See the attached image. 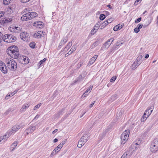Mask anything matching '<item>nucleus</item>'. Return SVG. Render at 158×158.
<instances>
[{"label":"nucleus","instance_id":"nucleus-29","mask_svg":"<svg viewBox=\"0 0 158 158\" xmlns=\"http://www.w3.org/2000/svg\"><path fill=\"white\" fill-rule=\"evenodd\" d=\"M68 41V39L67 38H65L62 39L60 43V45H64Z\"/></svg>","mask_w":158,"mask_h":158},{"label":"nucleus","instance_id":"nucleus-32","mask_svg":"<svg viewBox=\"0 0 158 158\" xmlns=\"http://www.w3.org/2000/svg\"><path fill=\"white\" fill-rule=\"evenodd\" d=\"M12 0H3V3L5 5H7L10 3V1Z\"/></svg>","mask_w":158,"mask_h":158},{"label":"nucleus","instance_id":"nucleus-2","mask_svg":"<svg viewBox=\"0 0 158 158\" xmlns=\"http://www.w3.org/2000/svg\"><path fill=\"white\" fill-rule=\"evenodd\" d=\"M6 63L8 68L12 71H15L17 68L16 62L13 59L10 58H6Z\"/></svg>","mask_w":158,"mask_h":158},{"label":"nucleus","instance_id":"nucleus-28","mask_svg":"<svg viewBox=\"0 0 158 158\" xmlns=\"http://www.w3.org/2000/svg\"><path fill=\"white\" fill-rule=\"evenodd\" d=\"M18 142L17 141H15L14 143L11 145V147L12 149L11 151H13L15 148V147L17 146V144H18Z\"/></svg>","mask_w":158,"mask_h":158},{"label":"nucleus","instance_id":"nucleus-39","mask_svg":"<svg viewBox=\"0 0 158 158\" xmlns=\"http://www.w3.org/2000/svg\"><path fill=\"white\" fill-rule=\"evenodd\" d=\"M148 117H147V116L146 115H144V114L143 115L142 117V118L141 119V121L144 122V121L147 119V118Z\"/></svg>","mask_w":158,"mask_h":158},{"label":"nucleus","instance_id":"nucleus-51","mask_svg":"<svg viewBox=\"0 0 158 158\" xmlns=\"http://www.w3.org/2000/svg\"><path fill=\"white\" fill-rule=\"evenodd\" d=\"M11 96L10 95V94H8L6 96V97H5V99H6V100L9 99L10 98V97H11Z\"/></svg>","mask_w":158,"mask_h":158},{"label":"nucleus","instance_id":"nucleus-63","mask_svg":"<svg viewBox=\"0 0 158 158\" xmlns=\"http://www.w3.org/2000/svg\"><path fill=\"white\" fill-rule=\"evenodd\" d=\"M40 117V115L39 114H37L35 117L34 119L35 118H38Z\"/></svg>","mask_w":158,"mask_h":158},{"label":"nucleus","instance_id":"nucleus-9","mask_svg":"<svg viewBox=\"0 0 158 158\" xmlns=\"http://www.w3.org/2000/svg\"><path fill=\"white\" fill-rule=\"evenodd\" d=\"M16 6L15 4L10 5L6 8V10L8 14H10L14 12Z\"/></svg>","mask_w":158,"mask_h":158},{"label":"nucleus","instance_id":"nucleus-36","mask_svg":"<svg viewBox=\"0 0 158 158\" xmlns=\"http://www.w3.org/2000/svg\"><path fill=\"white\" fill-rule=\"evenodd\" d=\"M106 16L104 14H101L100 16V19L102 20H103L105 18Z\"/></svg>","mask_w":158,"mask_h":158},{"label":"nucleus","instance_id":"nucleus-37","mask_svg":"<svg viewBox=\"0 0 158 158\" xmlns=\"http://www.w3.org/2000/svg\"><path fill=\"white\" fill-rule=\"evenodd\" d=\"M82 80V76L81 75H80L79 77L77 78V80L75 81V82H77L78 81H81Z\"/></svg>","mask_w":158,"mask_h":158},{"label":"nucleus","instance_id":"nucleus-64","mask_svg":"<svg viewBox=\"0 0 158 158\" xmlns=\"http://www.w3.org/2000/svg\"><path fill=\"white\" fill-rule=\"evenodd\" d=\"M104 23H105V24L106 25V26L107 24H108L109 23L107 21V20H106V21H105V22H104Z\"/></svg>","mask_w":158,"mask_h":158},{"label":"nucleus","instance_id":"nucleus-3","mask_svg":"<svg viewBox=\"0 0 158 158\" xmlns=\"http://www.w3.org/2000/svg\"><path fill=\"white\" fill-rule=\"evenodd\" d=\"M2 39L4 41L7 43H10L15 42L16 39V38L10 34H6L2 37Z\"/></svg>","mask_w":158,"mask_h":158},{"label":"nucleus","instance_id":"nucleus-13","mask_svg":"<svg viewBox=\"0 0 158 158\" xmlns=\"http://www.w3.org/2000/svg\"><path fill=\"white\" fill-rule=\"evenodd\" d=\"M36 130V126H31L26 130V134L28 135L30 133L33 132Z\"/></svg>","mask_w":158,"mask_h":158},{"label":"nucleus","instance_id":"nucleus-4","mask_svg":"<svg viewBox=\"0 0 158 158\" xmlns=\"http://www.w3.org/2000/svg\"><path fill=\"white\" fill-rule=\"evenodd\" d=\"M130 132V130H125L121 136L122 144H124L128 140Z\"/></svg>","mask_w":158,"mask_h":158},{"label":"nucleus","instance_id":"nucleus-34","mask_svg":"<svg viewBox=\"0 0 158 158\" xmlns=\"http://www.w3.org/2000/svg\"><path fill=\"white\" fill-rule=\"evenodd\" d=\"M15 130L14 129H13V127H12L11 129H10V131H8L9 133L10 134V135H11L13 133H15L16 132Z\"/></svg>","mask_w":158,"mask_h":158},{"label":"nucleus","instance_id":"nucleus-20","mask_svg":"<svg viewBox=\"0 0 158 158\" xmlns=\"http://www.w3.org/2000/svg\"><path fill=\"white\" fill-rule=\"evenodd\" d=\"M99 29V27L98 26H95L93 29L91 31V33L92 35L94 34Z\"/></svg>","mask_w":158,"mask_h":158},{"label":"nucleus","instance_id":"nucleus-12","mask_svg":"<svg viewBox=\"0 0 158 158\" xmlns=\"http://www.w3.org/2000/svg\"><path fill=\"white\" fill-rule=\"evenodd\" d=\"M29 12L23 15L21 18V20L22 21H26L31 20Z\"/></svg>","mask_w":158,"mask_h":158},{"label":"nucleus","instance_id":"nucleus-24","mask_svg":"<svg viewBox=\"0 0 158 158\" xmlns=\"http://www.w3.org/2000/svg\"><path fill=\"white\" fill-rule=\"evenodd\" d=\"M29 13L31 19L36 17L38 15V14L34 12H29Z\"/></svg>","mask_w":158,"mask_h":158},{"label":"nucleus","instance_id":"nucleus-6","mask_svg":"<svg viewBox=\"0 0 158 158\" xmlns=\"http://www.w3.org/2000/svg\"><path fill=\"white\" fill-rule=\"evenodd\" d=\"M142 55L139 56L137 57L136 60L132 65L131 67L133 69H135L141 64L142 62Z\"/></svg>","mask_w":158,"mask_h":158},{"label":"nucleus","instance_id":"nucleus-45","mask_svg":"<svg viewBox=\"0 0 158 158\" xmlns=\"http://www.w3.org/2000/svg\"><path fill=\"white\" fill-rule=\"evenodd\" d=\"M143 27V24L141 23H139L137 25V27L138 28H139V29H140Z\"/></svg>","mask_w":158,"mask_h":158},{"label":"nucleus","instance_id":"nucleus-58","mask_svg":"<svg viewBox=\"0 0 158 158\" xmlns=\"http://www.w3.org/2000/svg\"><path fill=\"white\" fill-rule=\"evenodd\" d=\"M119 45L118 44H116L115 45H114L113 46V47H114V48H115V50L118 49V46Z\"/></svg>","mask_w":158,"mask_h":158},{"label":"nucleus","instance_id":"nucleus-41","mask_svg":"<svg viewBox=\"0 0 158 158\" xmlns=\"http://www.w3.org/2000/svg\"><path fill=\"white\" fill-rule=\"evenodd\" d=\"M116 79V76H113L112 77L110 80V81L112 82L114 81Z\"/></svg>","mask_w":158,"mask_h":158},{"label":"nucleus","instance_id":"nucleus-14","mask_svg":"<svg viewBox=\"0 0 158 158\" xmlns=\"http://www.w3.org/2000/svg\"><path fill=\"white\" fill-rule=\"evenodd\" d=\"M113 41L114 39L113 38H112L110 39L105 43L104 45V46L105 48L107 47L108 48L111 44Z\"/></svg>","mask_w":158,"mask_h":158},{"label":"nucleus","instance_id":"nucleus-10","mask_svg":"<svg viewBox=\"0 0 158 158\" xmlns=\"http://www.w3.org/2000/svg\"><path fill=\"white\" fill-rule=\"evenodd\" d=\"M0 69L4 73L6 74L7 73V69L5 63L0 60Z\"/></svg>","mask_w":158,"mask_h":158},{"label":"nucleus","instance_id":"nucleus-38","mask_svg":"<svg viewBox=\"0 0 158 158\" xmlns=\"http://www.w3.org/2000/svg\"><path fill=\"white\" fill-rule=\"evenodd\" d=\"M41 105V103H40L37 105H36L34 107V110H35L37 109V108H38L40 107V106Z\"/></svg>","mask_w":158,"mask_h":158},{"label":"nucleus","instance_id":"nucleus-53","mask_svg":"<svg viewBox=\"0 0 158 158\" xmlns=\"http://www.w3.org/2000/svg\"><path fill=\"white\" fill-rule=\"evenodd\" d=\"M107 20L108 22L109 23H110L113 21V19L112 18H110V19H108Z\"/></svg>","mask_w":158,"mask_h":158},{"label":"nucleus","instance_id":"nucleus-33","mask_svg":"<svg viewBox=\"0 0 158 158\" xmlns=\"http://www.w3.org/2000/svg\"><path fill=\"white\" fill-rule=\"evenodd\" d=\"M46 59L45 58H44L43 60H41L38 63V65L39 66H41V65L44 63L46 60Z\"/></svg>","mask_w":158,"mask_h":158},{"label":"nucleus","instance_id":"nucleus-60","mask_svg":"<svg viewBox=\"0 0 158 158\" xmlns=\"http://www.w3.org/2000/svg\"><path fill=\"white\" fill-rule=\"evenodd\" d=\"M57 131H58V129H56L55 130L53 131V132H52V133L53 134H54L55 133L57 132Z\"/></svg>","mask_w":158,"mask_h":158},{"label":"nucleus","instance_id":"nucleus-61","mask_svg":"<svg viewBox=\"0 0 158 158\" xmlns=\"http://www.w3.org/2000/svg\"><path fill=\"white\" fill-rule=\"evenodd\" d=\"M153 108V106H152L151 107H149L147 110H152Z\"/></svg>","mask_w":158,"mask_h":158},{"label":"nucleus","instance_id":"nucleus-19","mask_svg":"<svg viewBox=\"0 0 158 158\" xmlns=\"http://www.w3.org/2000/svg\"><path fill=\"white\" fill-rule=\"evenodd\" d=\"M42 23L41 21L35 22L34 23L33 25L34 26L36 27L40 28H42L43 26Z\"/></svg>","mask_w":158,"mask_h":158},{"label":"nucleus","instance_id":"nucleus-57","mask_svg":"<svg viewBox=\"0 0 158 158\" xmlns=\"http://www.w3.org/2000/svg\"><path fill=\"white\" fill-rule=\"evenodd\" d=\"M105 135V133H103L102 134H101L100 135L99 137L101 138H102Z\"/></svg>","mask_w":158,"mask_h":158},{"label":"nucleus","instance_id":"nucleus-25","mask_svg":"<svg viewBox=\"0 0 158 158\" xmlns=\"http://www.w3.org/2000/svg\"><path fill=\"white\" fill-rule=\"evenodd\" d=\"M132 148L134 149L133 151H135L137 150L139 148V144L137 143H135L134 144H133L132 145Z\"/></svg>","mask_w":158,"mask_h":158},{"label":"nucleus","instance_id":"nucleus-50","mask_svg":"<svg viewBox=\"0 0 158 158\" xmlns=\"http://www.w3.org/2000/svg\"><path fill=\"white\" fill-rule=\"evenodd\" d=\"M141 1V0H136L135 2L134 5H137L139 2H140Z\"/></svg>","mask_w":158,"mask_h":158},{"label":"nucleus","instance_id":"nucleus-23","mask_svg":"<svg viewBox=\"0 0 158 158\" xmlns=\"http://www.w3.org/2000/svg\"><path fill=\"white\" fill-rule=\"evenodd\" d=\"M123 25L119 24L115 26L113 28V30L114 31H117L121 29L123 27Z\"/></svg>","mask_w":158,"mask_h":158},{"label":"nucleus","instance_id":"nucleus-52","mask_svg":"<svg viewBox=\"0 0 158 158\" xmlns=\"http://www.w3.org/2000/svg\"><path fill=\"white\" fill-rule=\"evenodd\" d=\"M106 25L104 23H103L101 24V29L103 28L106 26Z\"/></svg>","mask_w":158,"mask_h":158},{"label":"nucleus","instance_id":"nucleus-49","mask_svg":"<svg viewBox=\"0 0 158 158\" xmlns=\"http://www.w3.org/2000/svg\"><path fill=\"white\" fill-rule=\"evenodd\" d=\"M30 0H20V1L21 2L25 3L28 2Z\"/></svg>","mask_w":158,"mask_h":158},{"label":"nucleus","instance_id":"nucleus-11","mask_svg":"<svg viewBox=\"0 0 158 158\" xmlns=\"http://www.w3.org/2000/svg\"><path fill=\"white\" fill-rule=\"evenodd\" d=\"M20 37L24 41H27L29 38V35L26 32H22L20 33Z\"/></svg>","mask_w":158,"mask_h":158},{"label":"nucleus","instance_id":"nucleus-27","mask_svg":"<svg viewBox=\"0 0 158 158\" xmlns=\"http://www.w3.org/2000/svg\"><path fill=\"white\" fill-rule=\"evenodd\" d=\"M16 27L14 26H12L9 28V30L12 32H18V31H16L17 29Z\"/></svg>","mask_w":158,"mask_h":158},{"label":"nucleus","instance_id":"nucleus-47","mask_svg":"<svg viewBox=\"0 0 158 158\" xmlns=\"http://www.w3.org/2000/svg\"><path fill=\"white\" fill-rule=\"evenodd\" d=\"M3 139H4V138L3 137H2L1 136L0 137V144H1L5 142L3 141Z\"/></svg>","mask_w":158,"mask_h":158},{"label":"nucleus","instance_id":"nucleus-8","mask_svg":"<svg viewBox=\"0 0 158 158\" xmlns=\"http://www.w3.org/2000/svg\"><path fill=\"white\" fill-rule=\"evenodd\" d=\"M12 20V18H7L0 21V27L2 26L6 25L7 23L10 22Z\"/></svg>","mask_w":158,"mask_h":158},{"label":"nucleus","instance_id":"nucleus-22","mask_svg":"<svg viewBox=\"0 0 158 158\" xmlns=\"http://www.w3.org/2000/svg\"><path fill=\"white\" fill-rule=\"evenodd\" d=\"M72 44L71 42H69L66 47H65L64 49L63 50V51H64V52H66L72 46Z\"/></svg>","mask_w":158,"mask_h":158},{"label":"nucleus","instance_id":"nucleus-55","mask_svg":"<svg viewBox=\"0 0 158 158\" xmlns=\"http://www.w3.org/2000/svg\"><path fill=\"white\" fill-rule=\"evenodd\" d=\"M82 64V63L81 62H80L78 63L77 65V68H79L81 66Z\"/></svg>","mask_w":158,"mask_h":158},{"label":"nucleus","instance_id":"nucleus-35","mask_svg":"<svg viewBox=\"0 0 158 158\" xmlns=\"http://www.w3.org/2000/svg\"><path fill=\"white\" fill-rule=\"evenodd\" d=\"M30 47L32 48H34L35 46V44L34 42L31 43L29 44Z\"/></svg>","mask_w":158,"mask_h":158},{"label":"nucleus","instance_id":"nucleus-54","mask_svg":"<svg viewBox=\"0 0 158 158\" xmlns=\"http://www.w3.org/2000/svg\"><path fill=\"white\" fill-rule=\"evenodd\" d=\"M117 95L115 94V95H113L111 97V98H113L114 99H116L117 98Z\"/></svg>","mask_w":158,"mask_h":158},{"label":"nucleus","instance_id":"nucleus-43","mask_svg":"<svg viewBox=\"0 0 158 158\" xmlns=\"http://www.w3.org/2000/svg\"><path fill=\"white\" fill-rule=\"evenodd\" d=\"M114 47H113L110 50L108 51V52L110 54L112 52H114L115 50V48H114Z\"/></svg>","mask_w":158,"mask_h":158},{"label":"nucleus","instance_id":"nucleus-44","mask_svg":"<svg viewBox=\"0 0 158 158\" xmlns=\"http://www.w3.org/2000/svg\"><path fill=\"white\" fill-rule=\"evenodd\" d=\"M141 19H142L141 18V17L135 20V22L136 23H137L139 22H140V21L141 20Z\"/></svg>","mask_w":158,"mask_h":158},{"label":"nucleus","instance_id":"nucleus-15","mask_svg":"<svg viewBox=\"0 0 158 158\" xmlns=\"http://www.w3.org/2000/svg\"><path fill=\"white\" fill-rule=\"evenodd\" d=\"M97 57L98 55H94L89 61L87 65L89 66L93 64L95 61V60L97 58Z\"/></svg>","mask_w":158,"mask_h":158},{"label":"nucleus","instance_id":"nucleus-62","mask_svg":"<svg viewBox=\"0 0 158 158\" xmlns=\"http://www.w3.org/2000/svg\"><path fill=\"white\" fill-rule=\"evenodd\" d=\"M72 51L70 50L67 53L69 54V55L71 54L73 52H72Z\"/></svg>","mask_w":158,"mask_h":158},{"label":"nucleus","instance_id":"nucleus-26","mask_svg":"<svg viewBox=\"0 0 158 158\" xmlns=\"http://www.w3.org/2000/svg\"><path fill=\"white\" fill-rule=\"evenodd\" d=\"M10 136V134L8 132H7L6 134L3 136H1V137L4 138V139H3V141H5Z\"/></svg>","mask_w":158,"mask_h":158},{"label":"nucleus","instance_id":"nucleus-5","mask_svg":"<svg viewBox=\"0 0 158 158\" xmlns=\"http://www.w3.org/2000/svg\"><path fill=\"white\" fill-rule=\"evenodd\" d=\"M151 151L155 153L158 151V138L155 139L152 143L150 148Z\"/></svg>","mask_w":158,"mask_h":158},{"label":"nucleus","instance_id":"nucleus-1","mask_svg":"<svg viewBox=\"0 0 158 158\" xmlns=\"http://www.w3.org/2000/svg\"><path fill=\"white\" fill-rule=\"evenodd\" d=\"M6 53L10 56L15 59H17L19 57V50L18 47L15 45L8 48Z\"/></svg>","mask_w":158,"mask_h":158},{"label":"nucleus","instance_id":"nucleus-30","mask_svg":"<svg viewBox=\"0 0 158 158\" xmlns=\"http://www.w3.org/2000/svg\"><path fill=\"white\" fill-rule=\"evenodd\" d=\"M21 127L20 125H15L13 127V129H14L16 132L18 131L19 129L21 128Z\"/></svg>","mask_w":158,"mask_h":158},{"label":"nucleus","instance_id":"nucleus-40","mask_svg":"<svg viewBox=\"0 0 158 158\" xmlns=\"http://www.w3.org/2000/svg\"><path fill=\"white\" fill-rule=\"evenodd\" d=\"M76 49V45H73L71 49H70L72 52H74Z\"/></svg>","mask_w":158,"mask_h":158},{"label":"nucleus","instance_id":"nucleus-16","mask_svg":"<svg viewBox=\"0 0 158 158\" xmlns=\"http://www.w3.org/2000/svg\"><path fill=\"white\" fill-rule=\"evenodd\" d=\"M93 86H90L87 89L86 91L84 93L82 96V98H84L86 97L89 94L91 91L92 88Z\"/></svg>","mask_w":158,"mask_h":158},{"label":"nucleus","instance_id":"nucleus-31","mask_svg":"<svg viewBox=\"0 0 158 158\" xmlns=\"http://www.w3.org/2000/svg\"><path fill=\"white\" fill-rule=\"evenodd\" d=\"M150 113L148 110H147L145 111V112L144 113V115H146L147 117H148V116L150 115Z\"/></svg>","mask_w":158,"mask_h":158},{"label":"nucleus","instance_id":"nucleus-56","mask_svg":"<svg viewBox=\"0 0 158 158\" xmlns=\"http://www.w3.org/2000/svg\"><path fill=\"white\" fill-rule=\"evenodd\" d=\"M16 31H18V32H19V31L21 30V28H20V27H16Z\"/></svg>","mask_w":158,"mask_h":158},{"label":"nucleus","instance_id":"nucleus-46","mask_svg":"<svg viewBox=\"0 0 158 158\" xmlns=\"http://www.w3.org/2000/svg\"><path fill=\"white\" fill-rule=\"evenodd\" d=\"M140 31V29L138 28L137 27L135 28L134 29V31L135 33H138Z\"/></svg>","mask_w":158,"mask_h":158},{"label":"nucleus","instance_id":"nucleus-59","mask_svg":"<svg viewBox=\"0 0 158 158\" xmlns=\"http://www.w3.org/2000/svg\"><path fill=\"white\" fill-rule=\"evenodd\" d=\"M95 101H94L93 102L92 104H90V107H93V105L95 103Z\"/></svg>","mask_w":158,"mask_h":158},{"label":"nucleus","instance_id":"nucleus-21","mask_svg":"<svg viewBox=\"0 0 158 158\" xmlns=\"http://www.w3.org/2000/svg\"><path fill=\"white\" fill-rule=\"evenodd\" d=\"M60 150L58 149V147L56 148L52 151V153L50 155L51 156H53L56 153L58 152Z\"/></svg>","mask_w":158,"mask_h":158},{"label":"nucleus","instance_id":"nucleus-48","mask_svg":"<svg viewBox=\"0 0 158 158\" xmlns=\"http://www.w3.org/2000/svg\"><path fill=\"white\" fill-rule=\"evenodd\" d=\"M63 146L60 143L56 147H58V149L59 150H60Z\"/></svg>","mask_w":158,"mask_h":158},{"label":"nucleus","instance_id":"nucleus-42","mask_svg":"<svg viewBox=\"0 0 158 158\" xmlns=\"http://www.w3.org/2000/svg\"><path fill=\"white\" fill-rule=\"evenodd\" d=\"M127 154L126 152L124 153L122 156L121 158H127Z\"/></svg>","mask_w":158,"mask_h":158},{"label":"nucleus","instance_id":"nucleus-18","mask_svg":"<svg viewBox=\"0 0 158 158\" xmlns=\"http://www.w3.org/2000/svg\"><path fill=\"white\" fill-rule=\"evenodd\" d=\"M30 106V104L29 103H26L24 104L21 109L20 110L22 112H24L27 109V108Z\"/></svg>","mask_w":158,"mask_h":158},{"label":"nucleus","instance_id":"nucleus-17","mask_svg":"<svg viewBox=\"0 0 158 158\" xmlns=\"http://www.w3.org/2000/svg\"><path fill=\"white\" fill-rule=\"evenodd\" d=\"M29 59L26 56L23 57L21 59V62L23 64H26L29 62Z\"/></svg>","mask_w":158,"mask_h":158},{"label":"nucleus","instance_id":"nucleus-7","mask_svg":"<svg viewBox=\"0 0 158 158\" xmlns=\"http://www.w3.org/2000/svg\"><path fill=\"white\" fill-rule=\"evenodd\" d=\"M88 136L87 134L85 135L81 138L77 145L78 148H81L87 142L88 139Z\"/></svg>","mask_w":158,"mask_h":158}]
</instances>
